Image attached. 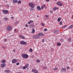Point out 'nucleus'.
Listing matches in <instances>:
<instances>
[{
    "label": "nucleus",
    "mask_w": 73,
    "mask_h": 73,
    "mask_svg": "<svg viewBox=\"0 0 73 73\" xmlns=\"http://www.w3.org/2000/svg\"><path fill=\"white\" fill-rule=\"evenodd\" d=\"M28 24H26L25 25V27H28Z\"/></svg>",
    "instance_id": "obj_38"
},
{
    "label": "nucleus",
    "mask_w": 73,
    "mask_h": 73,
    "mask_svg": "<svg viewBox=\"0 0 73 73\" xmlns=\"http://www.w3.org/2000/svg\"><path fill=\"white\" fill-rule=\"evenodd\" d=\"M11 29V26H9L7 27V31H10Z\"/></svg>",
    "instance_id": "obj_9"
},
{
    "label": "nucleus",
    "mask_w": 73,
    "mask_h": 73,
    "mask_svg": "<svg viewBox=\"0 0 73 73\" xmlns=\"http://www.w3.org/2000/svg\"><path fill=\"white\" fill-rule=\"evenodd\" d=\"M33 21H30L29 22L28 24H30L31 23H33Z\"/></svg>",
    "instance_id": "obj_19"
},
{
    "label": "nucleus",
    "mask_w": 73,
    "mask_h": 73,
    "mask_svg": "<svg viewBox=\"0 0 73 73\" xmlns=\"http://www.w3.org/2000/svg\"><path fill=\"white\" fill-rule=\"evenodd\" d=\"M19 23V21H17L15 23V25H17Z\"/></svg>",
    "instance_id": "obj_29"
},
{
    "label": "nucleus",
    "mask_w": 73,
    "mask_h": 73,
    "mask_svg": "<svg viewBox=\"0 0 73 73\" xmlns=\"http://www.w3.org/2000/svg\"><path fill=\"white\" fill-rule=\"evenodd\" d=\"M46 1H47V2L49 1H50V0H46Z\"/></svg>",
    "instance_id": "obj_47"
},
{
    "label": "nucleus",
    "mask_w": 73,
    "mask_h": 73,
    "mask_svg": "<svg viewBox=\"0 0 73 73\" xmlns=\"http://www.w3.org/2000/svg\"><path fill=\"white\" fill-rule=\"evenodd\" d=\"M20 44L21 45H27V42L24 41H21Z\"/></svg>",
    "instance_id": "obj_3"
},
{
    "label": "nucleus",
    "mask_w": 73,
    "mask_h": 73,
    "mask_svg": "<svg viewBox=\"0 0 73 73\" xmlns=\"http://www.w3.org/2000/svg\"><path fill=\"white\" fill-rule=\"evenodd\" d=\"M68 40L69 41H71V39H70V38H69L68 39Z\"/></svg>",
    "instance_id": "obj_37"
},
{
    "label": "nucleus",
    "mask_w": 73,
    "mask_h": 73,
    "mask_svg": "<svg viewBox=\"0 0 73 73\" xmlns=\"http://www.w3.org/2000/svg\"><path fill=\"white\" fill-rule=\"evenodd\" d=\"M29 7H30L31 8H34L35 7V4L31 2H30L29 3Z\"/></svg>",
    "instance_id": "obj_1"
},
{
    "label": "nucleus",
    "mask_w": 73,
    "mask_h": 73,
    "mask_svg": "<svg viewBox=\"0 0 73 73\" xmlns=\"http://www.w3.org/2000/svg\"><path fill=\"white\" fill-rule=\"evenodd\" d=\"M52 11H50V12H51V13H52Z\"/></svg>",
    "instance_id": "obj_56"
},
{
    "label": "nucleus",
    "mask_w": 73,
    "mask_h": 73,
    "mask_svg": "<svg viewBox=\"0 0 73 73\" xmlns=\"http://www.w3.org/2000/svg\"><path fill=\"white\" fill-rule=\"evenodd\" d=\"M22 9H21V8H20L19 9V11H21Z\"/></svg>",
    "instance_id": "obj_52"
},
{
    "label": "nucleus",
    "mask_w": 73,
    "mask_h": 73,
    "mask_svg": "<svg viewBox=\"0 0 73 73\" xmlns=\"http://www.w3.org/2000/svg\"><path fill=\"white\" fill-rule=\"evenodd\" d=\"M16 65H19V63H17Z\"/></svg>",
    "instance_id": "obj_48"
},
{
    "label": "nucleus",
    "mask_w": 73,
    "mask_h": 73,
    "mask_svg": "<svg viewBox=\"0 0 73 73\" xmlns=\"http://www.w3.org/2000/svg\"><path fill=\"white\" fill-rule=\"evenodd\" d=\"M16 29H15L14 30V32H16Z\"/></svg>",
    "instance_id": "obj_55"
},
{
    "label": "nucleus",
    "mask_w": 73,
    "mask_h": 73,
    "mask_svg": "<svg viewBox=\"0 0 73 73\" xmlns=\"http://www.w3.org/2000/svg\"><path fill=\"white\" fill-rule=\"evenodd\" d=\"M53 50H54L53 49H51V52H53Z\"/></svg>",
    "instance_id": "obj_51"
},
{
    "label": "nucleus",
    "mask_w": 73,
    "mask_h": 73,
    "mask_svg": "<svg viewBox=\"0 0 73 73\" xmlns=\"http://www.w3.org/2000/svg\"><path fill=\"white\" fill-rule=\"evenodd\" d=\"M54 33H58V31H54Z\"/></svg>",
    "instance_id": "obj_30"
},
{
    "label": "nucleus",
    "mask_w": 73,
    "mask_h": 73,
    "mask_svg": "<svg viewBox=\"0 0 73 73\" xmlns=\"http://www.w3.org/2000/svg\"><path fill=\"white\" fill-rule=\"evenodd\" d=\"M37 17H39L38 15L37 16Z\"/></svg>",
    "instance_id": "obj_58"
},
{
    "label": "nucleus",
    "mask_w": 73,
    "mask_h": 73,
    "mask_svg": "<svg viewBox=\"0 0 73 73\" xmlns=\"http://www.w3.org/2000/svg\"><path fill=\"white\" fill-rule=\"evenodd\" d=\"M19 37H21L22 39H25V37L21 35H19Z\"/></svg>",
    "instance_id": "obj_13"
},
{
    "label": "nucleus",
    "mask_w": 73,
    "mask_h": 73,
    "mask_svg": "<svg viewBox=\"0 0 73 73\" xmlns=\"http://www.w3.org/2000/svg\"><path fill=\"white\" fill-rule=\"evenodd\" d=\"M21 2V1H19L18 2H17V4H20V3Z\"/></svg>",
    "instance_id": "obj_27"
},
{
    "label": "nucleus",
    "mask_w": 73,
    "mask_h": 73,
    "mask_svg": "<svg viewBox=\"0 0 73 73\" xmlns=\"http://www.w3.org/2000/svg\"><path fill=\"white\" fill-rule=\"evenodd\" d=\"M2 11L3 13L4 14H7L8 13V11L7 10H2Z\"/></svg>",
    "instance_id": "obj_4"
},
{
    "label": "nucleus",
    "mask_w": 73,
    "mask_h": 73,
    "mask_svg": "<svg viewBox=\"0 0 73 73\" xmlns=\"http://www.w3.org/2000/svg\"><path fill=\"white\" fill-rule=\"evenodd\" d=\"M42 42H44V39H42Z\"/></svg>",
    "instance_id": "obj_39"
},
{
    "label": "nucleus",
    "mask_w": 73,
    "mask_h": 73,
    "mask_svg": "<svg viewBox=\"0 0 73 73\" xmlns=\"http://www.w3.org/2000/svg\"><path fill=\"white\" fill-rule=\"evenodd\" d=\"M55 1H56V0H54Z\"/></svg>",
    "instance_id": "obj_61"
},
{
    "label": "nucleus",
    "mask_w": 73,
    "mask_h": 73,
    "mask_svg": "<svg viewBox=\"0 0 73 73\" xmlns=\"http://www.w3.org/2000/svg\"><path fill=\"white\" fill-rule=\"evenodd\" d=\"M13 2L14 3H17V0H13Z\"/></svg>",
    "instance_id": "obj_16"
},
{
    "label": "nucleus",
    "mask_w": 73,
    "mask_h": 73,
    "mask_svg": "<svg viewBox=\"0 0 73 73\" xmlns=\"http://www.w3.org/2000/svg\"><path fill=\"white\" fill-rule=\"evenodd\" d=\"M1 66L2 68H4V67H5V66L6 65H5V64H1Z\"/></svg>",
    "instance_id": "obj_12"
},
{
    "label": "nucleus",
    "mask_w": 73,
    "mask_h": 73,
    "mask_svg": "<svg viewBox=\"0 0 73 73\" xmlns=\"http://www.w3.org/2000/svg\"><path fill=\"white\" fill-rule=\"evenodd\" d=\"M26 68H27V67H26V66H24L23 67V69H26Z\"/></svg>",
    "instance_id": "obj_35"
},
{
    "label": "nucleus",
    "mask_w": 73,
    "mask_h": 73,
    "mask_svg": "<svg viewBox=\"0 0 73 73\" xmlns=\"http://www.w3.org/2000/svg\"><path fill=\"white\" fill-rule=\"evenodd\" d=\"M67 25H66L65 26H64L63 27H62V29H64V28H66V27H67Z\"/></svg>",
    "instance_id": "obj_21"
},
{
    "label": "nucleus",
    "mask_w": 73,
    "mask_h": 73,
    "mask_svg": "<svg viewBox=\"0 0 73 73\" xmlns=\"http://www.w3.org/2000/svg\"><path fill=\"white\" fill-rule=\"evenodd\" d=\"M47 30L46 29H44V31H46Z\"/></svg>",
    "instance_id": "obj_40"
},
{
    "label": "nucleus",
    "mask_w": 73,
    "mask_h": 73,
    "mask_svg": "<svg viewBox=\"0 0 73 73\" xmlns=\"http://www.w3.org/2000/svg\"><path fill=\"white\" fill-rule=\"evenodd\" d=\"M44 8V7L43 6H42L41 7V9H42Z\"/></svg>",
    "instance_id": "obj_44"
},
{
    "label": "nucleus",
    "mask_w": 73,
    "mask_h": 73,
    "mask_svg": "<svg viewBox=\"0 0 73 73\" xmlns=\"http://www.w3.org/2000/svg\"><path fill=\"white\" fill-rule=\"evenodd\" d=\"M12 62L13 64H15L16 62H17V60L15 59H13L12 60Z\"/></svg>",
    "instance_id": "obj_5"
},
{
    "label": "nucleus",
    "mask_w": 73,
    "mask_h": 73,
    "mask_svg": "<svg viewBox=\"0 0 73 73\" xmlns=\"http://www.w3.org/2000/svg\"><path fill=\"white\" fill-rule=\"evenodd\" d=\"M34 26V25H30V27H31V28H33Z\"/></svg>",
    "instance_id": "obj_28"
},
{
    "label": "nucleus",
    "mask_w": 73,
    "mask_h": 73,
    "mask_svg": "<svg viewBox=\"0 0 73 73\" xmlns=\"http://www.w3.org/2000/svg\"><path fill=\"white\" fill-rule=\"evenodd\" d=\"M38 35L39 36H43L44 34L42 33H39Z\"/></svg>",
    "instance_id": "obj_14"
},
{
    "label": "nucleus",
    "mask_w": 73,
    "mask_h": 73,
    "mask_svg": "<svg viewBox=\"0 0 73 73\" xmlns=\"http://www.w3.org/2000/svg\"><path fill=\"white\" fill-rule=\"evenodd\" d=\"M72 17H73V15H72Z\"/></svg>",
    "instance_id": "obj_60"
},
{
    "label": "nucleus",
    "mask_w": 73,
    "mask_h": 73,
    "mask_svg": "<svg viewBox=\"0 0 73 73\" xmlns=\"http://www.w3.org/2000/svg\"><path fill=\"white\" fill-rule=\"evenodd\" d=\"M58 9V7H55L54 8H53V11H55L56 10H57Z\"/></svg>",
    "instance_id": "obj_20"
},
{
    "label": "nucleus",
    "mask_w": 73,
    "mask_h": 73,
    "mask_svg": "<svg viewBox=\"0 0 73 73\" xmlns=\"http://www.w3.org/2000/svg\"><path fill=\"white\" fill-rule=\"evenodd\" d=\"M29 51L30 52H33V50L32 48H30L29 49Z\"/></svg>",
    "instance_id": "obj_24"
},
{
    "label": "nucleus",
    "mask_w": 73,
    "mask_h": 73,
    "mask_svg": "<svg viewBox=\"0 0 73 73\" xmlns=\"http://www.w3.org/2000/svg\"><path fill=\"white\" fill-rule=\"evenodd\" d=\"M37 9L39 10H41V7H40L39 6H37Z\"/></svg>",
    "instance_id": "obj_15"
},
{
    "label": "nucleus",
    "mask_w": 73,
    "mask_h": 73,
    "mask_svg": "<svg viewBox=\"0 0 73 73\" xmlns=\"http://www.w3.org/2000/svg\"><path fill=\"white\" fill-rule=\"evenodd\" d=\"M60 25H62V22L61 21H60L59 23Z\"/></svg>",
    "instance_id": "obj_33"
},
{
    "label": "nucleus",
    "mask_w": 73,
    "mask_h": 73,
    "mask_svg": "<svg viewBox=\"0 0 73 73\" xmlns=\"http://www.w3.org/2000/svg\"><path fill=\"white\" fill-rule=\"evenodd\" d=\"M4 41H7V39H5V40H4Z\"/></svg>",
    "instance_id": "obj_50"
},
{
    "label": "nucleus",
    "mask_w": 73,
    "mask_h": 73,
    "mask_svg": "<svg viewBox=\"0 0 73 73\" xmlns=\"http://www.w3.org/2000/svg\"><path fill=\"white\" fill-rule=\"evenodd\" d=\"M61 18L60 17L58 18V22H59V21H61Z\"/></svg>",
    "instance_id": "obj_18"
},
{
    "label": "nucleus",
    "mask_w": 73,
    "mask_h": 73,
    "mask_svg": "<svg viewBox=\"0 0 73 73\" xmlns=\"http://www.w3.org/2000/svg\"><path fill=\"white\" fill-rule=\"evenodd\" d=\"M36 62H38V63H40V61L38 60H36Z\"/></svg>",
    "instance_id": "obj_25"
},
{
    "label": "nucleus",
    "mask_w": 73,
    "mask_h": 73,
    "mask_svg": "<svg viewBox=\"0 0 73 73\" xmlns=\"http://www.w3.org/2000/svg\"><path fill=\"white\" fill-rule=\"evenodd\" d=\"M38 35H36L33 36L34 38H38Z\"/></svg>",
    "instance_id": "obj_11"
},
{
    "label": "nucleus",
    "mask_w": 73,
    "mask_h": 73,
    "mask_svg": "<svg viewBox=\"0 0 73 73\" xmlns=\"http://www.w3.org/2000/svg\"><path fill=\"white\" fill-rule=\"evenodd\" d=\"M2 48H4V46H3L2 47Z\"/></svg>",
    "instance_id": "obj_57"
},
{
    "label": "nucleus",
    "mask_w": 73,
    "mask_h": 73,
    "mask_svg": "<svg viewBox=\"0 0 73 73\" xmlns=\"http://www.w3.org/2000/svg\"><path fill=\"white\" fill-rule=\"evenodd\" d=\"M41 25H42V26H44L45 25L44 24V23H41Z\"/></svg>",
    "instance_id": "obj_32"
},
{
    "label": "nucleus",
    "mask_w": 73,
    "mask_h": 73,
    "mask_svg": "<svg viewBox=\"0 0 73 73\" xmlns=\"http://www.w3.org/2000/svg\"><path fill=\"white\" fill-rule=\"evenodd\" d=\"M46 17H48V15H46Z\"/></svg>",
    "instance_id": "obj_43"
},
{
    "label": "nucleus",
    "mask_w": 73,
    "mask_h": 73,
    "mask_svg": "<svg viewBox=\"0 0 73 73\" xmlns=\"http://www.w3.org/2000/svg\"><path fill=\"white\" fill-rule=\"evenodd\" d=\"M67 69H69V66H67Z\"/></svg>",
    "instance_id": "obj_41"
},
{
    "label": "nucleus",
    "mask_w": 73,
    "mask_h": 73,
    "mask_svg": "<svg viewBox=\"0 0 73 73\" xmlns=\"http://www.w3.org/2000/svg\"><path fill=\"white\" fill-rule=\"evenodd\" d=\"M5 72L7 73H11V72L9 70H5Z\"/></svg>",
    "instance_id": "obj_10"
},
{
    "label": "nucleus",
    "mask_w": 73,
    "mask_h": 73,
    "mask_svg": "<svg viewBox=\"0 0 73 73\" xmlns=\"http://www.w3.org/2000/svg\"><path fill=\"white\" fill-rule=\"evenodd\" d=\"M1 62L2 63H5V60H3L2 61H1Z\"/></svg>",
    "instance_id": "obj_26"
},
{
    "label": "nucleus",
    "mask_w": 73,
    "mask_h": 73,
    "mask_svg": "<svg viewBox=\"0 0 73 73\" xmlns=\"http://www.w3.org/2000/svg\"><path fill=\"white\" fill-rule=\"evenodd\" d=\"M35 29H32V32L33 33H35Z\"/></svg>",
    "instance_id": "obj_22"
},
{
    "label": "nucleus",
    "mask_w": 73,
    "mask_h": 73,
    "mask_svg": "<svg viewBox=\"0 0 73 73\" xmlns=\"http://www.w3.org/2000/svg\"><path fill=\"white\" fill-rule=\"evenodd\" d=\"M26 67H27V68L28 67V65H26Z\"/></svg>",
    "instance_id": "obj_46"
},
{
    "label": "nucleus",
    "mask_w": 73,
    "mask_h": 73,
    "mask_svg": "<svg viewBox=\"0 0 73 73\" xmlns=\"http://www.w3.org/2000/svg\"><path fill=\"white\" fill-rule=\"evenodd\" d=\"M13 52H15V50L14 49L13 50Z\"/></svg>",
    "instance_id": "obj_53"
},
{
    "label": "nucleus",
    "mask_w": 73,
    "mask_h": 73,
    "mask_svg": "<svg viewBox=\"0 0 73 73\" xmlns=\"http://www.w3.org/2000/svg\"><path fill=\"white\" fill-rule=\"evenodd\" d=\"M43 7H45V5H43Z\"/></svg>",
    "instance_id": "obj_54"
},
{
    "label": "nucleus",
    "mask_w": 73,
    "mask_h": 73,
    "mask_svg": "<svg viewBox=\"0 0 73 73\" xmlns=\"http://www.w3.org/2000/svg\"><path fill=\"white\" fill-rule=\"evenodd\" d=\"M32 72H34V73H38L37 70L35 69H33L32 70Z\"/></svg>",
    "instance_id": "obj_7"
},
{
    "label": "nucleus",
    "mask_w": 73,
    "mask_h": 73,
    "mask_svg": "<svg viewBox=\"0 0 73 73\" xmlns=\"http://www.w3.org/2000/svg\"><path fill=\"white\" fill-rule=\"evenodd\" d=\"M56 4H57V5H59V6H60L61 7L62 6V5H63L61 3V2L60 1L57 2L56 3Z\"/></svg>",
    "instance_id": "obj_6"
},
{
    "label": "nucleus",
    "mask_w": 73,
    "mask_h": 73,
    "mask_svg": "<svg viewBox=\"0 0 73 73\" xmlns=\"http://www.w3.org/2000/svg\"><path fill=\"white\" fill-rule=\"evenodd\" d=\"M60 40L61 41H62H62H63V39H61Z\"/></svg>",
    "instance_id": "obj_45"
},
{
    "label": "nucleus",
    "mask_w": 73,
    "mask_h": 73,
    "mask_svg": "<svg viewBox=\"0 0 73 73\" xmlns=\"http://www.w3.org/2000/svg\"><path fill=\"white\" fill-rule=\"evenodd\" d=\"M61 72H66V68H63L61 69Z\"/></svg>",
    "instance_id": "obj_8"
},
{
    "label": "nucleus",
    "mask_w": 73,
    "mask_h": 73,
    "mask_svg": "<svg viewBox=\"0 0 73 73\" xmlns=\"http://www.w3.org/2000/svg\"><path fill=\"white\" fill-rule=\"evenodd\" d=\"M11 19H14V17H11Z\"/></svg>",
    "instance_id": "obj_49"
},
{
    "label": "nucleus",
    "mask_w": 73,
    "mask_h": 73,
    "mask_svg": "<svg viewBox=\"0 0 73 73\" xmlns=\"http://www.w3.org/2000/svg\"><path fill=\"white\" fill-rule=\"evenodd\" d=\"M29 57L28 55L27 54H23L22 55V57L23 58H27Z\"/></svg>",
    "instance_id": "obj_2"
},
{
    "label": "nucleus",
    "mask_w": 73,
    "mask_h": 73,
    "mask_svg": "<svg viewBox=\"0 0 73 73\" xmlns=\"http://www.w3.org/2000/svg\"><path fill=\"white\" fill-rule=\"evenodd\" d=\"M31 11H33V10H34V9H33V8H31L30 9Z\"/></svg>",
    "instance_id": "obj_34"
},
{
    "label": "nucleus",
    "mask_w": 73,
    "mask_h": 73,
    "mask_svg": "<svg viewBox=\"0 0 73 73\" xmlns=\"http://www.w3.org/2000/svg\"><path fill=\"white\" fill-rule=\"evenodd\" d=\"M73 28V25H71L70 26H69L68 28V29H70L71 28Z\"/></svg>",
    "instance_id": "obj_17"
},
{
    "label": "nucleus",
    "mask_w": 73,
    "mask_h": 73,
    "mask_svg": "<svg viewBox=\"0 0 73 73\" xmlns=\"http://www.w3.org/2000/svg\"><path fill=\"white\" fill-rule=\"evenodd\" d=\"M1 21H0V24H1Z\"/></svg>",
    "instance_id": "obj_59"
},
{
    "label": "nucleus",
    "mask_w": 73,
    "mask_h": 73,
    "mask_svg": "<svg viewBox=\"0 0 73 73\" xmlns=\"http://www.w3.org/2000/svg\"><path fill=\"white\" fill-rule=\"evenodd\" d=\"M4 20H5V21H7V20H8V18H5Z\"/></svg>",
    "instance_id": "obj_31"
},
{
    "label": "nucleus",
    "mask_w": 73,
    "mask_h": 73,
    "mask_svg": "<svg viewBox=\"0 0 73 73\" xmlns=\"http://www.w3.org/2000/svg\"><path fill=\"white\" fill-rule=\"evenodd\" d=\"M61 44L60 43H57V45L58 46H60Z\"/></svg>",
    "instance_id": "obj_23"
},
{
    "label": "nucleus",
    "mask_w": 73,
    "mask_h": 73,
    "mask_svg": "<svg viewBox=\"0 0 73 73\" xmlns=\"http://www.w3.org/2000/svg\"><path fill=\"white\" fill-rule=\"evenodd\" d=\"M47 68V67H45L44 68V69H46Z\"/></svg>",
    "instance_id": "obj_42"
},
{
    "label": "nucleus",
    "mask_w": 73,
    "mask_h": 73,
    "mask_svg": "<svg viewBox=\"0 0 73 73\" xmlns=\"http://www.w3.org/2000/svg\"><path fill=\"white\" fill-rule=\"evenodd\" d=\"M57 70V68H55L54 69V70Z\"/></svg>",
    "instance_id": "obj_36"
}]
</instances>
